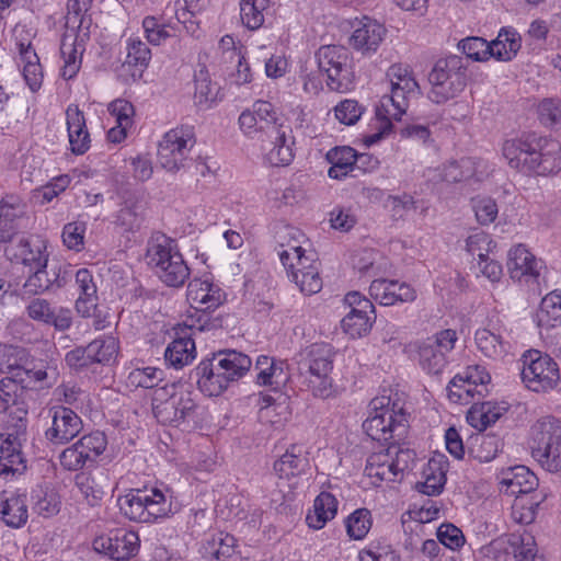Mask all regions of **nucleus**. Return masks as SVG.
<instances>
[{
	"mask_svg": "<svg viewBox=\"0 0 561 561\" xmlns=\"http://www.w3.org/2000/svg\"><path fill=\"white\" fill-rule=\"evenodd\" d=\"M291 280L306 295L317 294L322 288L319 268H310L304 273L293 272Z\"/></svg>",
	"mask_w": 561,
	"mask_h": 561,
	"instance_id": "obj_57",
	"label": "nucleus"
},
{
	"mask_svg": "<svg viewBox=\"0 0 561 561\" xmlns=\"http://www.w3.org/2000/svg\"><path fill=\"white\" fill-rule=\"evenodd\" d=\"M436 535L438 541L451 550L461 548L466 542L461 529L450 523L442 524L437 528Z\"/></svg>",
	"mask_w": 561,
	"mask_h": 561,
	"instance_id": "obj_59",
	"label": "nucleus"
},
{
	"mask_svg": "<svg viewBox=\"0 0 561 561\" xmlns=\"http://www.w3.org/2000/svg\"><path fill=\"white\" fill-rule=\"evenodd\" d=\"M334 351L330 344L313 343L295 356L297 378L301 389L310 391L316 398L327 399L334 392L333 370Z\"/></svg>",
	"mask_w": 561,
	"mask_h": 561,
	"instance_id": "obj_3",
	"label": "nucleus"
},
{
	"mask_svg": "<svg viewBox=\"0 0 561 561\" xmlns=\"http://www.w3.org/2000/svg\"><path fill=\"white\" fill-rule=\"evenodd\" d=\"M428 99L432 102L443 104L456 98L467 85V67L463 58L451 55L438 59L428 73Z\"/></svg>",
	"mask_w": 561,
	"mask_h": 561,
	"instance_id": "obj_9",
	"label": "nucleus"
},
{
	"mask_svg": "<svg viewBox=\"0 0 561 561\" xmlns=\"http://www.w3.org/2000/svg\"><path fill=\"white\" fill-rule=\"evenodd\" d=\"M522 380L534 392H547L560 380L558 364L547 354L530 350L524 355Z\"/></svg>",
	"mask_w": 561,
	"mask_h": 561,
	"instance_id": "obj_11",
	"label": "nucleus"
},
{
	"mask_svg": "<svg viewBox=\"0 0 561 561\" xmlns=\"http://www.w3.org/2000/svg\"><path fill=\"white\" fill-rule=\"evenodd\" d=\"M59 461L61 467L68 471H78L89 463L76 443L60 453Z\"/></svg>",
	"mask_w": 561,
	"mask_h": 561,
	"instance_id": "obj_64",
	"label": "nucleus"
},
{
	"mask_svg": "<svg viewBox=\"0 0 561 561\" xmlns=\"http://www.w3.org/2000/svg\"><path fill=\"white\" fill-rule=\"evenodd\" d=\"M531 454L549 472L561 470V421L542 416L531 426Z\"/></svg>",
	"mask_w": 561,
	"mask_h": 561,
	"instance_id": "obj_10",
	"label": "nucleus"
},
{
	"mask_svg": "<svg viewBox=\"0 0 561 561\" xmlns=\"http://www.w3.org/2000/svg\"><path fill=\"white\" fill-rule=\"evenodd\" d=\"M27 351L20 346L0 344V371L14 376L22 363H25Z\"/></svg>",
	"mask_w": 561,
	"mask_h": 561,
	"instance_id": "obj_47",
	"label": "nucleus"
},
{
	"mask_svg": "<svg viewBox=\"0 0 561 561\" xmlns=\"http://www.w3.org/2000/svg\"><path fill=\"white\" fill-rule=\"evenodd\" d=\"M424 476L425 481L417 482L415 485L416 490L430 496L440 494L446 483L445 473L440 469L438 470L437 473H435L430 462L428 468L424 471Z\"/></svg>",
	"mask_w": 561,
	"mask_h": 561,
	"instance_id": "obj_54",
	"label": "nucleus"
},
{
	"mask_svg": "<svg viewBox=\"0 0 561 561\" xmlns=\"http://www.w3.org/2000/svg\"><path fill=\"white\" fill-rule=\"evenodd\" d=\"M335 117L345 125H354L363 114V108L355 100H344L335 108Z\"/></svg>",
	"mask_w": 561,
	"mask_h": 561,
	"instance_id": "obj_63",
	"label": "nucleus"
},
{
	"mask_svg": "<svg viewBox=\"0 0 561 561\" xmlns=\"http://www.w3.org/2000/svg\"><path fill=\"white\" fill-rule=\"evenodd\" d=\"M461 51L474 61H484L489 57V43L481 37H467L458 44Z\"/></svg>",
	"mask_w": 561,
	"mask_h": 561,
	"instance_id": "obj_58",
	"label": "nucleus"
},
{
	"mask_svg": "<svg viewBox=\"0 0 561 561\" xmlns=\"http://www.w3.org/2000/svg\"><path fill=\"white\" fill-rule=\"evenodd\" d=\"M195 100L198 104L214 101L217 95V88L213 84L210 76L205 66H201L194 75Z\"/></svg>",
	"mask_w": 561,
	"mask_h": 561,
	"instance_id": "obj_50",
	"label": "nucleus"
},
{
	"mask_svg": "<svg viewBox=\"0 0 561 561\" xmlns=\"http://www.w3.org/2000/svg\"><path fill=\"white\" fill-rule=\"evenodd\" d=\"M195 145L192 129L181 127L165 133L158 146V161L169 172H178L185 167L187 153Z\"/></svg>",
	"mask_w": 561,
	"mask_h": 561,
	"instance_id": "obj_12",
	"label": "nucleus"
},
{
	"mask_svg": "<svg viewBox=\"0 0 561 561\" xmlns=\"http://www.w3.org/2000/svg\"><path fill=\"white\" fill-rule=\"evenodd\" d=\"M534 321L540 330H549L561 324V291H551L541 299Z\"/></svg>",
	"mask_w": 561,
	"mask_h": 561,
	"instance_id": "obj_31",
	"label": "nucleus"
},
{
	"mask_svg": "<svg viewBox=\"0 0 561 561\" xmlns=\"http://www.w3.org/2000/svg\"><path fill=\"white\" fill-rule=\"evenodd\" d=\"M25 213L21 197L7 194L0 201V242H9L16 233L15 220Z\"/></svg>",
	"mask_w": 561,
	"mask_h": 561,
	"instance_id": "obj_26",
	"label": "nucleus"
},
{
	"mask_svg": "<svg viewBox=\"0 0 561 561\" xmlns=\"http://www.w3.org/2000/svg\"><path fill=\"white\" fill-rule=\"evenodd\" d=\"M394 454V458L388 465V472H392L393 477L402 474L404 471L411 470L415 461L416 454L410 448L397 447L394 444L388 448V455Z\"/></svg>",
	"mask_w": 561,
	"mask_h": 561,
	"instance_id": "obj_52",
	"label": "nucleus"
},
{
	"mask_svg": "<svg viewBox=\"0 0 561 561\" xmlns=\"http://www.w3.org/2000/svg\"><path fill=\"white\" fill-rule=\"evenodd\" d=\"M251 358L234 350L214 353L211 358L202 360L191 373L199 390L208 397L221 394L230 382L243 377L251 368Z\"/></svg>",
	"mask_w": 561,
	"mask_h": 561,
	"instance_id": "obj_2",
	"label": "nucleus"
},
{
	"mask_svg": "<svg viewBox=\"0 0 561 561\" xmlns=\"http://www.w3.org/2000/svg\"><path fill=\"white\" fill-rule=\"evenodd\" d=\"M371 523L370 511L367 508H358L346 518V531L353 539H363L368 534Z\"/></svg>",
	"mask_w": 561,
	"mask_h": 561,
	"instance_id": "obj_48",
	"label": "nucleus"
},
{
	"mask_svg": "<svg viewBox=\"0 0 561 561\" xmlns=\"http://www.w3.org/2000/svg\"><path fill=\"white\" fill-rule=\"evenodd\" d=\"M27 316L37 322L53 325L57 331H66L72 324L71 310L55 308L44 298H34L26 307Z\"/></svg>",
	"mask_w": 561,
	"mask_h": 561,
	"instance_id": "obj_19",
	"label": "nucleus"
},
{
	"mask_svg": "<svg viewBox=\"0 0 561 561\" xmlns=\"http://www.w3.org/2000/svg\"><path fill=\"white\" fill-rule=\"evenodd\" d=\"M84 232V222L73 221L65 225L62 230L65 245L70 250L80 251L83 248Z\"/></svg>",
	"mask_w": 561,
	"mask_h": 561,
	"instance_id": "obj_62",
	"label": "nucleus"
},
{
	"mask_svg": "<svg viewBox=\"0 0 561 561\" xmlns=\"http://www.w3.org/2000/svg\"><path fill=\"white\" fill-rule=\"evenodd\" d=\"M337 513V501L329 492H321L313 502V510L306 516L307 525L312 529H321Z\"/></svg>",
	"mask_w": 561,
	"mask_h": 561,
	"instance_id": "obj_32",
	"label": "nucleus"
},
{
	"mask_svg": "<svg viewBox=\"0 0 561 561\" xmlns=\"http://www.w3.org/2000/svg\"><path fill=\"white\" fill-rule=\"evenodd\" d=\"M266 0H241L240 16L249 30H257L264 23Z\"/></svg>",
	"mask_w": 561,
	"mask_h": 561,
	"instance_id": "obj_46",
	"label": "nucleus"
},
{
	"mask_svg": "<svg viewBox=\"0 0 561 561\" xmlns=\"http://www.w3.org/2000/svg\"><path fill=\"white\" fill-rule=\"evenodd\" d=\"M370 310L354 309L342 319V328L352 337H360L367 334L375 320V313L370 316Z\"/></svg>",
	"mask_w": 561,
	"mask_h": 561,
	"instance_id": "obj_41",
	"label": "nucleus"
},
{
	"mask_svg": "<svg viewBox=\"0 0 561 561\" xmlns=\"http://www.w3.org/2000/svg\"><path fill=\"white\" fill-rule=\"evenodd\" d=\"M253 113L257 117L259 139L262 141L266 161L272 167L288 165L295 157L291 128L279 123L274 106L267 101H256Z\"/></svg>",
	"mask_w": 561,
	"mask_h": 561,
	"instance_id": "obj_4",
	"label": "nucleus"
},
{
	"mask_svg": "<svg viewBox=\"0 0 561 561\" xmlns=\"http://www.w3.org/2000/svg\"><path fill=\"white\" fill-rule=\"evenodd\" d=\"M513 556L515 561H545L543 556L538 553L535 537L524 530L523 533H513Z\"/></svg>",
	"mask_w": 561,
	"mask_h": 561,
	"instance_id": "obj_42",
	"label": "nucleus"
},
{
	"mask_svg": "<svg viewBox=\"0 0 561 561\" xmlns=\"http://www.w3.org/2000/svg\"><path fill=\"white\" fill-rule=\"evenodd\" d=\"M139 538L134 531L117 529L108 536L94 539L93 548L115 561H127L138 551Z\"/></svg>",
	"mask_w": 561,
	"mask_h": 561,
	"instance_id": "obj_16",
	"label": "nucleus"
},
{
	"mask_svg": "<svg viewBox=\"0 0 561 561\" xmlns=\"http://www.w3.org/2000/svg\"><path fill=\"white\" fill-rule=\"evenodd\" d=\"M208 5L209 0H175V16L192 36H198L199 16L205 12Z\"/></svg>",
	"mask_w": 561,
	"mask_h": 561,
	"instance_id": "obj_29",
	"label": "nucleus"
},
{
	"mask_svg": "<svg viewBox=\"0 0 561 561\" xmlns=\"http://www.w3.org/2000/svg\"><path fill=\"white\" fill-rule=\"evenodd\" d=\"M540 122L546 126L561 125V100L545 99L538 106Z\"/></svg>",
	"mask_w": 561,
	"mask_h": 561,
	"instance_id": "obj_61",
	"label": "nucleus"
},
{
	"mask_svg": "<svg viewBox=\"0 0 561 561\" xmlns=\"http://www.w3.org/2000/svg\"><path fill=\"white\" fill-rule=\"evenodd\" d=\"M186 296L191 307L201 312L215 310L225 300V293L217 285L198 278L188 283Z\"/></svg>",
	"mask_w": 561,
	"mask_h": 561,
	"instance_id": "obj_20",
	"label": "nucleus"
},
{
	"mask_svg": "<svg viewBox=\"0 0 561 561\" xmlns=\"http://www.w3.org/2000/svg\"><path fill=\"white\" fill-rule=\"evenodd\" d=\"M476 440H479V445L471 449V454L480 462L494 459L502 447L501 439L493 433L481 434Z\"/></svg>",
	"mask_w": 561,
	"mask_h": 561,
	"instance_id": "obj_49",
	"label": "nucleus"
},
{
	"mask_svg": "<svg viewBox=\"0 0 561 561\" xmlns=\"http://www.w3.org/2000/svg\"><path fill=\"white\" fill-rule=\"evenodd\" d=\"M325 158L331 163L328 175L342 180L354 171L356 150L350 146L334 147L327 152Z\"/></svg>",
	"mask_w": 561,
	"mask_h": 561,
	"instance_id": "obj_34",
	"label": "nucleus"
},
{
	"mask_svg": "<svg viewBox=\"0 0 561 561\" xmlns=\"http://www.w3.org/2000/svg\"><path fill=\"white\" fill-rule=\"evenodd\" d=\"M23 435L8 432L0 433V459L5 466H10L8 471L11 477L22 474L26 471V459L22 453Z\"/></svg>",
	"mask_w": 561,
	"mask_h": 561,
	"instance_id": "obj_23",
	"label": "nucleus"
},
{
	"mask_svg": "<svg viewBox=\"0 0 561 561\" xmlns=\"http://www.w3.org/2000/svg\"><path fill=\"white\" fill-rule=\"evenodd\" d=\"M474 340L480 352L486 357L495 358L505 353L502 336L489 329L477 330Z\"/></svg>",
	"mask_w": 561,
	"mask_h": 561,
	"instance_id": "obj_45",
	"label": "nucleus"
},
{
	"mask_svg": "<svg viewBox=\"0 0 561 561\" xmlns=\"http://www.w3.org/2000/svg\"><path fill=\"white\" fill-rule=\"evenodd\" d=\"M81 417L69 408L53 409L51 425L45 431V438L53 445H64L82 431Z\"/></svg>",
	"mask_w": 561,
	"mask_h": 561,
	"instance_id": "obj_17",
	"label": "nucleus"
},
{
	"mask_svg": "<svg viewBox=\"0 0 561 561\" xmlns=\"http://www.w3.org/2000/svg\"><path fill=\"white\" fill-rule=\"evenodd\" d=\"M88 357L90 364L100 363L105 364L108 363L117 353V344L116 340L113 336H107L105 339H95L87 346Z\"/></svg>",
	"mask_w": 561,
	"mask_h": 561,
	"instance_id": "obj_43",
	"label": "nucleus"
},
{
	"mask_svg": "<svg viewBox=\"0 0 561 561\" xmlns=\"http://www.w3.org/2000/svg\"><path fill=\"white\" fill-rule=\"evenodd\" d=\"M151 58V51L146 43L137 38H130L127 46L126 64L145 68Z\"/></svg>",
	"mask_w": 561,
	"mask_h": 561,
	"instance_id": "obj_56",
	"label": "nucleus"
},
{
	"mask_svg": "<svg viewBox=\"0 0 561 561\" xmlns=\"http://www.w3.org/2000/svg\"><path fill=\"white\" fill-rule=\"evenodd\" d=\"M237 539L224 531L211 534L204 542V557L215 558L217 560L230 558L236 550Z\"/></svg>",
	"mask_w": 561,
	"mask_h": 561,
	"instance_id": "obj_38",
	"label": "nucleus"
},
{
	"mask_svg": "<svg viewBox=\"0 0 561 561\" xmlns=\"http://www.w3.org/2000/svg\"><path fill=\"white\" fill-rule=\"evenodd\" d=\"M457 341V333L451 329L437 332L419 345V362L428 374L438 375L444 369L449 353Z\"/></svg>",
	"mask_w": 561,
	"mask_h": 561,
	"instance_id": "obj_13",
	"label": "nucleus"
},
{
	"mask_svg": "<svg viewBox=\"0 0 561 561\" xmlns=\"http://www.w3.org/2000/svg\"><path fill=\"white\" fill-rule=\"evenodd\" d=\"M146 257L150 268L167 286L180 287L190 276V268L175 241L163 233L150 238Z\"/></svg>",
	"mask_w": 561,
	"mask_h": 561,
	"instance_id": "obj_5",
	"label": "nucleus"
},
{
	"mask_svg": "<svg viewBox=\"0 0 561 561\" xmlns=\"http://www.w3.org/2000/svg\"><path fill=\"white\" fill-rule=\"evenodd\" d=\"M420 94L419 83L414 78H405L401 82L392 81L391 94L383 95L381 106L387 107L391 104L396 112L392 114L394 118L402 115L408 107V99L410 95Z\"/></svg>",
	"mask_w": 561,
	"mask_h": 561,
	"instance_id": "obj_33",
	"label": "nucleus"
},
{
	"mask_svg": "<svg viewBox=\"0 0 561 561\" xmlns=\"http://www.w3.org/2000/svg\"><path fill=\"white\" fill-rule=\"evenodd\" d=\"M66 116L71 150L76 154H83L90 147V136L83 112L77 105H70L66 111Z\"/></svg>",
	"mask_w": 561,
	"mask_h": 561,
	"instance_id": "obj_27",
	"label": "nucleus"
},
{
	"mask_svg": "<svg viewBox=\"0 0 561 561\" xmlns=\"http://www.w3.org/2000/svg\"><path fill=\"white\" fill-rule=\"evenodd\" d=\"M309 466L308 458L302 455V450L297 445H293L274 463V470L279 478H290L304 473Z\"/></svg>",
	"mask_w": 561,
	"mask_h": 561,
	"instance_id": "obj_35",
	"label": "nucleus"
},
{
	"mask_svg": "<svg viewBox=\"0 0 561 561\" xmlns=\"http://www.w3.org/2000/svg\"><path fill=\"white\" fill-rule=\"evenodd\" d=\"M142 210L140 199L135 195H128L117 211L115 224L124 231H131L140 226Z\"/></svg>",
	"mask_w": 561,
	"mask_h": 561,
	"instance_id": "obj_39",
	"label": "nucleus"
},
{
	"mask_svg": "<svg viewBox=\"0 0 561 561\" xmlns=\"http://www.w3.org/2000/svg\"><path fill=\"white\" fill-rule=\"evenodd\" d=\"M5 254L10 261L30 267V272L37 267V263H44V260L47 259V255L42 250V245H32L24 238L16 245L8 248Z\"/></svg>",
	"mask_w": 561,
	"mask_h": 561,
	"instance_id": "obj_36",
	"label": "nucleus"
},
{
	"mask_svg": "<svg viewBox=\"0 0 561 561\" xmlns=\"http://www.w3.org/2000/svg\"><path fill=\"white\" fill-rule=\"evenodd\" d=\"M76 445L82 451L87 461L92 463L106 449L107 439L104 433L95 431L82 436L78 442H76Z\"/></svg>",
	"mask_w": 561,
	"mask_h": 561,
	"instance_id": "obj_44",
	"label": "nucleus"
},
{
	"mask_svg": "<svg viewBox=\"0 0 561 561\" xmlns=\"http://www.w3.org/2000/svg\"><path fill=\"white\" fill-rule=\"evenodd\" d=\"M543 263L537 260L524 244L510 250L507 268L513 279L538 283Z\"/></svg>",
	"mask_w": 561,
	"mask_h": 561,
	"instance_id": "obj_18",
	"label": "nucleus"
},
{
	"mask_svg": "<svg viewBox=\"0 0 561 561\" xmlns=\"http://www.w3.org/2000/svg\"><path fill=\"white\" fill-rule=\"evenodd\" d=\"M506 411V407L499 405L495 402H482L479 407L474 404L471 408L468 420L473 427L482 432L494 424Z\"/></svg>",
	"mask_w": 561,
	"mask_h": 561,
	"instance_id": "obj_37",
	"label": "nucleus"
},
{
	"mask_svg": "<svg viewBox=\"0 0 561 561\" xmlns=\"http://www.w3.org/2000/svg\"><path fill=\"white\" fill-rule=\"evenodd\" d=\"M151 405L158 422L174 426L192 421L197 408L192 393L178 383H167L154 389Z\"/></svg>",
	"mask_w": 561,
	"mask_h": 561,
	"instance_id": "obj_7",
	"label": "nucleus"
},
{
	"mask_svg": "<svg viewBox=\"0 0 561 561\" xmlns=\"http://www.w3.org/2000/svg\"><path fill=\"white\" fill-rule=\"evenodd\" d=\"M385 33L386 30L380 23L364 16L354 28L351 43L355 49L363 53L375 51Z\"/></svg>",
	"mask_w": 561,
	"mask_h": 561,
	"instance_id": "obj_25",
	"label": "nucleus"
},
{
	"mask_svg": "<svg viewBox=\"0 0 561 561\" xmlns=\"http://www.w3.org/2000/svg\"><path fill=\"white\" fill-rule=\"evenodd\" d=\"M91 4L92 0H68L66 27L76 32V39L84 41L89 38L92 19L88 12Z\"/></svg>",
	"mask_w": 561,
	"mask_h": 561,
	"instance_id": "obj_28",
	"label": "nucleus"
},
{
	"mask_svg": "<svg viewBox=\"0 0 561 561\" xmlns=\"http://www.w3.org/2000/svg\"><path fill=\"white\" fill-rule=\"evenodd\" d=\"M319 70L328 76V85L340 90L348 80V50L336 45L321 46L316 53Z\"/></svg>",
	"mask_w": 561,
	"mask_h": 561,
	"instance_id": "obj_15",
	"label": "nucleus"
},
{
	"mask_svg": "<svg viewBox=\"0 0 561 561\" xmlns=\"http://www.w3.org/2000/svg\"><path fill=\"white\" fill-rule=\"evenodd\" d=\"M75 481L81 494L91 506L96 505L111 490L110 473L103 468L96 469L91 473H78Z\"/></svg>",
	"mask_w": 561,
	"mask_h": 561,
	"instance_id": "obj_22",
	"label": "nucleus"
},
{
	"mask_svg": "<svg viewBox=\"0 0 561 561\" xmlns=\"http://www.w3.org/2000/svg\"><path fill=\"white\" fill-rule=\"evenodd\" d=\"M72 270L66 265L55 264L48 267V259L37 263L23 285L24 296H35L64 287L72 277Z\"/></svg>",
	"mask_w": 561,
	"mask_h": 561,
	"instance_id": "obj_14",
	"label": "nucleus"
},
{
	"mask_svg": "<svg viewBox=\"0 0 561 561\" xmlns=\"http://www.w3.org/2000/svg\"><path fill=\"white\" fill-rule=\"evenodd\" d=\"M559 141L539 137L535 133L503 142L502 153L511 168L530 175L547 176L561 170Z\"/></svg>",
	"mask_w": 561,
	"mask_h": 561,
	"instance_id": "obj_1",
	"label": "nucleus"
},
{
	"mask_svg": "<svg viewBox=\"0 0 561 561\" xmlns=\"http://www.w3.org/2000/svg\"><path fill=\"white\" fill-rule=\"evenodd\" d=\"M193 325L179 328L175 339L164 351L165 363L175 369L188 365L195 358V341L192 337Z\"/></svg>",
	"mask_w": 561,
	"mask_h": 561,
	"instance_id": "obj_21",
	"label": "nucleus"
},
{
	"mask_svg": "<svg viewBox=\"0 0 561 561\" xmlns=\"http://www.w3.org/2000/svg\"><path fill=\"white\" fill-rule=\"evenodd\" d=\"M501 491L507 495L527 494L538 486V478L525 466L508 468L500 479Z\"/></svg>",
	"mask_w": 561,
	"mask_h": 561,
	"instance_id": "obj_24",
	"label": "nucleus"
},
{
	"mask_svg": "<svg viewBox=\"0 0 561 561\" xmlns=\"http://www.w3.org/2000/svg\"><path fill=\"white\" fill-rule=\"evenodd\" d=\"M472 208L476 214L477 220L481 225H489L497 217V205L494 199L490 197H478L472 199Z\"/></svg>",
	"mask_w": 561,
	"mask_h": 561,
	"instance_id": "obj_60",
	"label": "nucleus"
},
{
	"mask_svg": "<svg viewBox=\"0 0 561 561\" xmlns=\"http://www.w3.org/2000/svg\"><path fill=\"white\" fill-rule=\"evenodd\" d=\"M472 175L471 161L463 158L459 161H450L444 165L442 179L448 183H456L469 179Z\"/></svg>",
	"mask_w": 561,
	"mask_h": 561,
	"instance_id": "obj_55",
	"label": "nucleus"
},
{
	"mask_svg": "<svg viewBox=\"0 0 561 561\" xmlns=\"http://www.w3.org/2000/svg\"><path fill=\"white\" fill-rule=\"evenodd\" d=\"M363 430L373 439L380 443L403 439L408 432L407 413L390 397L374 398L369 403V416L363 423Z\"/></svg>",
	"mask_w": 561,
	"mask_h": 561,
	"instance_id": "obj_6",
	"label": "nucleus"
},
{
	"mask_svg": "<svg viewBox=\"0 0 561 561\" xmlns=\"http://www.w3.org/2000/svg\"><path fill=\"white\" fill-rule=\"evenodd\" d=\"M158 488L150 490L133 489L117 499V505L128 519L138 523H151L173 514L172 495Z\"/></svg>",
	"mask_w": 561,
	"mask_h": 561,
	"instance_id": "obj_8",
	"label": "nucleus"
},
{
	"mask_svg": "<svg viewBox=\"0 0 561 561\" xmlns=\"http://www.w3.org/2000/svg\"><path fill=\"white\" fill-rule=\"evenodd\" d=\"M164 373L162 369L154 367L137 368L130 371L128 381L131 386L146 389H157L163 380Z\"/></svg>",
	"mask_w": 561,
	"mask_h": 561,
	"instance_id": "obj_51",
	"label": "nucleus"
},
{
	"mask_svg": "<svg viewBox=\"0 0 561 561\" xmlns=\"http://www.w3.org/2000/svg\"><path fill=\"white\" fill-rule=\"evenodd\" d=\"M25 363L19 367L14 376L20 381L21 386L25 388L32 387L34 383L43 382L48 378L46 365L43 360H36L27 355L25 356Z\"/></svg>",
	"mask_w": 561,
	"mask_h": 561,
	"instance_id": "obj_40",
	"label": "nucleus"
},
{
	"mask_svg": "<svg viewBox=\"0 0 561 561\" xmlns=\"http://www.w3.org/2000/svg\"><path fill=\"white\" fill-rule=\"evenodd\" d=\"M23 387L15 376H8L0 380V408L7 411L11 405H18L20 401V393L23 392Z\"/></svg>",
	"mask_w": 561,
	"mask_h": 561,
	"instance_id": "obj_53",
	"label": "nucleus"
},
{
	"mask_svg": "<svg viewBox=\"0 0 561 561\" xmlns=\"http://www.w3.org/2000/svg\"><path fill=\"white\" fill-rule=\"evenodd\" d=\"M28 518L26 494L15 492L0 503V519L11 528H20Z\"/></svg>",
	"mask_w": 561,
	"mask_h": 561,
	"instance_id": "obj_30",
	"label": "nucleus"
}]
</instances>
